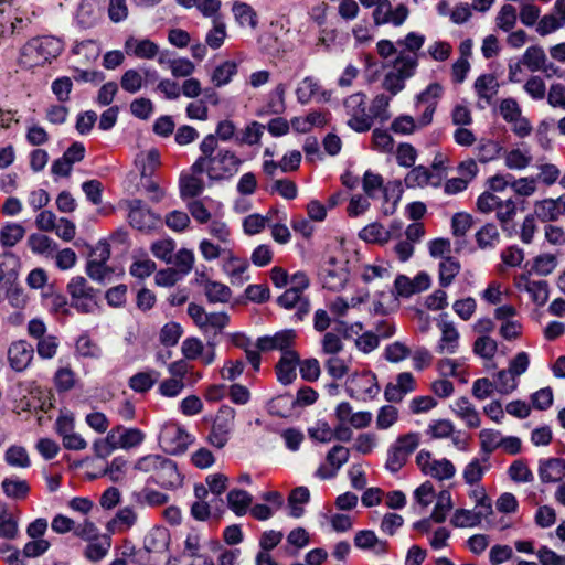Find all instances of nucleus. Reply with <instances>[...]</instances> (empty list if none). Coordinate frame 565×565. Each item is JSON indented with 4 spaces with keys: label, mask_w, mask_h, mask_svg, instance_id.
<instances>
[{
    "label": "nucleus",
    "mask_w": 565,
    "mask_h": 565,
    "mask_svg": "<svg viewBox=\"0 0 565 565\" xmlns=\"http://www.w3.org/2000/svg\"><path fill=\"white\" fill-rule=\"evenodd\" d=\"M236 72L237 64L233 61H226L215 67L211 79L216 87H221L228 84Z\"/></svg>",
    "instance_id": "nucleus-39"
},
{
    "label": "nucleus",
    "mask_w": 565,
    "mask_h": 565,
    "mask_svg": "<svg viewBox=\"0 0 565 565\" xmlns=\"http://www.w3.org/2000/svg\"><path fill=\"white\" fill-rule=\"evenodd\" d=\"M145 439V435L137 428L124 429L117 441L118 447L129 449L140 445Z\"/></svg>",
    "instance_id": "nucleus-61"
},
{
    "label": "nucleus",
    "mask_w": 565,
    "mask_h": 565,
    "mask_svg": "<svg viewBox=\"0 0 565 565\" xmlns=\"http://www.w3.org/2000/svg\"><path fill=\"white\" fill-rule=\"evenodd\" d=\"M473 87L480 99H483L487 104H492L500 84L493 74L488 73L480 75L475 81Z\"/></svg>",
    "instance_id": "nucleus-21"
},
{
    "label": "nucleus",
    "mask_w": 565,
    "mask_h": 565,
    "mask_svg": "<svg viewBox=\"0 0 565 565\" xmlns=\"http://www.w3.org/2000/svg\"><path fill=\"white\" fill-rule=\"evenodd\" d=\"M360 237L370 243H386L390 239V232L380 223H372L360 232Z\"/></svg>",
    "instance_id": "nucleus-44"
},
{
    "label": "nucleus",
    "mask_w": 565,
    "mask_h": 565,
    "mask_svg": "<svg viewBox=\"0 0 565 565\" xmlns=\"http://www.w3.org/2000/svg\"><path fill=\"white\" fill-rule=\"evenodd\" d=\"M295 337V331L284 330L271 337L259 338L256 347L259 351L280 350L284 353L290 351L289 348L292 345Z\"/></svg>",
    "instance_id": "nucleus-15"
},
{
    "label": "nucleus",
    "mask_w": 565,
    "mask_h": 565,
    "mask_svg": "<svg viewBox=\"0 0 565 565\" xmlns=\"http://www.w3.org/2000/svg\"><path fill=\"white\" fill-rule=\"evenodd\" d=\"M175 242L172 238H161L151 244L150 250L154 257L163 260L166 264L172 263Z\"/></svg>",
    "instance_id": "nucleus-43"
},
{
    "label": "nucleus",
    "mask_w": 565,
    "mask_h": 565,
    "mask_svg": "<svg viewBox=\"0 0 565 565\" xmlns=\"http://www.w3.org/2000/svg\"><path fill=\"white\" fill-rule=\"evenodd\" d=\"M482 521V514L472 510L458 509L455 511L450 523L455 527H472Z\"/></svg>",
    "instance_id": "nucleus-37"
},
{
    "label": "nucleus",
    "mask_w": 565,
    "mask_h": 565,
    "mask_svg": "<svg viewBox=\"0 0 565 565\" xmlns=\"http://www.w3.org/2000/svg\"><path fill=\"white\" fill-rule=\"evenodd\" d=\"M227 503L237 515H243L252 503V497L244 490L234 489L227 494Z\"/></svg>",
    "instance_id": "nucleus-42"
},
{
    "label": "nucleus",
    "mask_w": 565,
    "mask_h": 565,
    "mask_svg": "<svg viewBox=\"0 0 565 565\" xmlns=\"http://www.w3.org/2000/svg\"><path fill=\"white\" fill-rule=\"evenodd\" d=\"M534 214L545 222L556 220L561 214L558 199H546L537 201L534 205Z\"/></svg>",
    "instance_id": "nucleus-35"
},
{
    "label": "nucleus",
    "mask_w": 565,
    "mask_h": 565,
    "mask_svg": "<svg viewBox=\"0 0 565 565\" xmlns=\"http://www.w3.org/2000/svg\"><path fill=\"white\" fill-rule=\"evenodd\" d=\"M499 231L492 223L482 226L476 234V239L481 248L492 246L499 239Z\"/></svg>",
    "instance_id": "nucleus-59"
},
{
    "label": "nucleus",
    "mask_w": 565,
    "mask_h": 565,
    "mask_svg": "<svg viewBox=\"0 0 565 565\" xmlns=\"http://www.w3.org/2000/svg\"><path fill=\"white\" fill-rule=\"evenodd\" d=\"M120 427H117V429H113L109 431L104 439L96 440L93 445L94 452L96 457L98 458H106L108 457L115 449L118 448L117 441H116V431H119Z\"/></svg>",
    "instance_id": "nucleus-47"
},
{
    "label": "nucleus",
    "mask_w": 565,
    "mask_h": 565,
    "mask_svg": "<svg viewBox=\"0 0 565 565\" xmlns=\"http://www.w3.org/2000/svg\"><path fill=\"white\" fill-rule=\"evenodd\" d=\"M110 548V540L107 536H99L88 542L85 548V556L92 562H98L106 556Z\"/></svg>",
    "instance_id": "nucleus-36"
},
{
    "label": "nucleus",
    "mask_w": 565,
    "mask_h": 565,
    "mask_svg": "<svg viewBox=\"0 0 565 565\" xmlns=\"http://www.w3.org/2000/svg\"><path fill=\"white\" fill-rule=\"evenodd\" d=\"M186 175L181 179V195L183 198H195L200 195L204 189L203 181L196 175Z\"/></svg>",
    "instance_id": "nucleus-54"
},
{
    "label": "nucleus",
    "mask_w": 565,
    "mask_h": 565,
    "mask_svg": "<svg viewBox=\"0 0 565 565\" xmlns=\"http://www.w3.org/2000/svg\"><path fill=\"white\" fill-rule=\"evenodd\" d=\"M344 114L347 125L356 132H366L372 128V120L366 110V97L361 93L350 95L345 98Z\"/></svg>",
    "instance_id": "nucleus-4"
},
{
    "label": "nucleus",
    "mask_w": 565,
    "mask_h": 565,
    "mask_svg": "<svg viewBox=\"0 0 565 565\" xmlns=\"http://www.w3.org/2000/svg\"><path fill=\"white\" fill-rule=\"evenodd\" d=\"M137 521V514L131 508L120 509L115 518L108 523V527L118 526V531L130 529Z\"/></svg>",
    "instance_id": "nucleus-51"
},
{
    "label": "nucleus",
    "mask_w": 565,
    "mask_h": 565,
    "mask_svg": "<svg viewBox=\"0 0 565 565\" xmlns=\"http://www.w3.org/2000/svg\"><path fill=\"white\" fill-rule=\"evenodd\" d=\"M170 544L169 531L164 527H153L145 537V548L149 553L162 554Z\"/></svg>",
    "instance_id": "nucleus-20"
},
{
    "label": "nucleus",
    "mask_w": 565,
    "mask_h": 565,
    "mask_svg": "<svg viewBox=\"0 0 565 565\" xmlns=\"http://www.w3.org/2000/svg\"><path fill=\"white\" fill-rule=\"evenodd\" d=\"M518 22L516 8L510 3L503 4L497 13L495 25L503 32H510Z\"/></svg>",
    "instance_id": "nucleus-31"
},
{
    "label": "nucleus",
    "mask_w": 565,
    "mask_h": 565,
    "mask_svg": "<svg viewBox=\"0 0 565 565\" xmlns=\"http://www.w3.org/2000/svg\"><path fill=\"white\" fill-rule=\"evenodd\" d=\"M441 338L438 344V352L441 354H452L459 344V333L451 322H443L440 326Z\"/></svg>",
    "instance_id": "nucleus-22"
},
{
    "label": "nucleus",
    "mask_w": 565,
    "mask_h": 565,
    "mask_svg": "<svg viewBox=\"0 0 565 565\" xmlns=\"http://www.w3.org/2000/svg\"><path fill=\"white\" fill-rule=\"evenodd\" d=\"M171 74L174 77H188L195 71V65L189 58H174L168 62Z\"/></svg>",
    "instance_id": "nucleus-64"
},
{
    "label": "nucleus",
    "mask_w": 565,
    "mask_h": 565,
    "mask_svg": "<svg viewBox=\"0 0 565 565\" xmlns=\"http://www.w3.org/2000/svg\"><path fill=\"white\" fill-rule=\"evenodd\" d=\"M125 51L129 55L151 60L158 54L159 47L148 39L138 40L134 36H129L125 42Z\"/></svg>",
    "instance_id": "nucleus-19"
},
{
    "label": "nucleus",
    "mask_w": 565,
    "mask_h": 565,
    "mask_svg": "<svg viewBox=\"0 0 565 565\" xmlns=\"http://www.w3.org/2000/svg\"><path fill=\"white\" fill-rule=\"evenodd\" d=\"M310 499V491L307 487L295 488L288 497V505L290 514L294 518H300L303 514L302 504H306Z\"/></svg>",
    "instance_id": "nucleus-34"
},
{
    "label": "nucleus",
    "mask_w": 565,
    "mask_h": 565,
    "mask_svg": "<svg viewBox=\"0 0 565 565\" xmlns=\"http://www.w3.org/2000/svg\"><path fill=\"white\" fill-rule=\"evenodd\" d=\"M143 82L141 73L131 68L122 74L120 78V86L124 90L130 94H136L142 88Z\"/></svg>",
    "instance_id": "nucleus-52"
},
{
    "label": "nucleus",
    "mask_w": 565,
    "mask_h": 565,
    "mask_svg": "<svg viewBox=\"0 0 565 565\" xmlns=\"http://www.w3.org/2000/svg\"><path fill=\"white\" fill-rule=\"evenodd\" d=\"M417 67L416 55L401 54L394 62L392 72L403 76L405 79L413 76L415 68Z\"/></svg>",
    "instance_id": "nucleus-45"
},
{
    "label": "nucleus",
    "mask_w": 565,
    "mask_h": 565,
    "mask_svg": "<svg viewBox=\"0 0 565 565\" xmlns=\"http://www.w3.org/2000/svg\"><path fill=\"white\" fill-rule=\"evenodd\" d=\"M25 235V228L18 223H8L0 230V244L3 247L15 246Z\"/></svg>",
    "instance_id": "nucleus-33"
},
{
    "label": "nucleus",
    "mask_w": 565,
    "mask_h": 565,
    "mask_svg": "<svg viewBox=\"0 0 565 565\" xmlns=\"http://www.w3.org/2000/svg\"><path fill=\"white\" fill-rule=\"evenodd\" d=\"M452 409L469 427L476 428L480 426L479 414L467 397L458 398L454 403Z\"/></svg>",
    "instance_id": "nucleus-24"
},
{
    "label": "nucleus",
    "mask_w": 565,
    "mask_h": 565,
    "mask_svg": "<svg viewBox=\"0 0 565 565\" xmlns=\"http://www.w3.org/2000/svg\"><path fill=\"white\" fill-rule=\"evenodd\" d=\"M391 98L384 94H380L375 96L372 100V104L369 108V117L372 120V125L374 120H380L381 122H385L390 119L391 115L388 113V105Z\"/></svg>",
    "instance_id": "nucleus-32"
},
{
    "label": "nucleus",
    "mask_w": 565,
    "mask_h": 565,
    "mask_svg": "<svg viewBox=\"0 0 565 565\" xmlns=\"http://www.w3.org/2000/svg\"><path fill=\"white\" fill-rule=\"evenodd\" d=\"M61 51L60 42L51 36L35 38L22 49L21 63L25 67L43 65L56 57Z\"/></svg>",
    "instance_id": "nucleus-2"
},
{
    "label": "nucleus",
    "mask_w": 565,
    "mask_h": 565,
    "mask_svg": "<svg viewBox=\"0 0 565 565\" xmlns=\"http://www.w3.org/2000/svg\"><path fill=\"white\" fill-rule=\"evenodd\" d=\"M175 266V270L179 275H185L191 271L194 264V255L186 248L180 249L175 256H172V263Z\"/></svg>",
    "instance_id": "nucleus-58"
},
{
    "label": "nucleus",
    "mask_w": 565,
    "mask_h": 565,
    "mask_svg": "<svg viewBox=\"0 0 565 565\" xmlns=\"http://www.w3.org/2000/svg\"><path fill=\"white\" fill-rule=\"evenodd\" d=\"M299 364V355L295 351H285L276 365L277 379L287 385L296 379V366Z\"/></svg>",
    "instance_id": "nucleus-18"
},
{
    "label": "nucleus",
    "mask_w": 565,
    "mask_h": 565,
    "mask_svg": "<svg viewBox=\"0 0 565 565\" xmlns=\"http://www.w3.org/2000/svg\"><path fill=\"white\" fill-rule=\"evenodd\" d=\"M205 295L211 302H227L231 299V289L224 284L212 281L209 279L200 280Z\"/></svg>",
    "instance_id": "nucleus-28"
},
{
    "label": "nucleus",
    "mask_w": 565,
    "mask_h": 565,
    "mask_svg": "<svg viewBox=\"0 0 565 565\" xmlns=\"http://www.w3.org/2000/svg\"><path fill=\"white\" fill-rule=\"evenodd\" d=\"M398 420V409L392 405L380 408L376 416V427L381 430L388 429Z\"/></svg>",
    "instance_id": "nucleus-56"
},
{
    "label": "nucleus",
    "mask_w": 565,
    "mask_h": 565,
    "mask_svg": "<svg viewBox=\"0 0 565 565\" xmlns=\"http://www.w3.org/2000/svg\"><path fill=\"white\" fill-rule=\"evenodd\" d=\"M451 509L452 501L450 492L447 490H443L439 492L437 497V502L435 504L430 519L436 523H443Z\"/></svg>",
    "instance_id": "nucleus-40"
},
{
    "label": "nucleus",
    "mask_w": 565,
    "mask_h": 565,
    "mask_svg": "<svg viewBox=\"0 0 565 565\" xmlns=\"http://www.w3.org/2000/svg\"><path fill=\"white\" fill-rule=\"evenodd\" d=\"M6 461L13 467L26 468L30 466V459L26 450L20 446H11L6 451Z\"/></svg>",
    "instance_id": "nucleus-60"
},
{
    "label": "nucleus",
    "mask_w": 565,
    "mask_h": 565,
    "mask_svg": "<svg viewBox=\"0 0 565 565\" xmlns=\"http://www.w3.org/2000/svg\"><path fill=\"white\" fill-rule=\"evenodd\" d=\"M182 353L188 360H195L199 356H202V361L204 364H211L215 359V349L214 344L209 342L207 350L203 353L204 344L198 338H188L182 342L181 347Z\"/></svg>",
    "instance_id": "nucleus-14"
},
{
    "label": "nucleus",
    "mask_w": 565,
    "mask_h": 565,
    "mask_svg": "<svg viewBox=\"0 0 565 565\" xmlns=\"http://www.w3.org/2000/svg\"><path fill=\"white\" fill-rule=\"evenodd\" d=\"M154 482L162 488L179 487L181 484V476L178 471L177 465L167 458L159 471V475L154 477Z\"/></svg>",
    "instance_id": "nucleus-26"
},
{
    "label": "nucleus",
    "mask_w": 565,
    "mask_h": 565,
    "mask_svg": "<svg viewBox=\"0 0 565 565\" xmlns=\"http://www.w3.org/2000/svg\"><path fill=\"white\" fill-rule=\"evenodd\" d=\"M28 245L35 254L49 255L55 249L53 241L43 234H31L28 237Z\"/></svg>",
    "instance_id": "nucleus-49"
},
{
    "label": "nucleus",
    "mask_w": 565,
    "mask_h": 565,
    "mask_svg": "<svg viewBox=\"0 0 565 565\" xmlns=\"http://www.w3.org/2000/svg\"><path fill=\"white\" fill-rule=\"evenodd\" d=\"M354 545L361 550H374L377 554L387 551V543L381 541L373 531H359L354 536Z\"/></svg>",
    "instance_id": "nucleus-23"
},
{
    "label": "nucleus",
    "mask_w": 565,
    "mask_h": 565,
    "mask_svg": "<svg viewBox=\"0 0 565 565\" xmlns=\"http://www.w3.org/2000/svg\"><path fill=\"white\" fill-rule=\"evenodd\" d=\"M539 477L543 483H555L565 477V460L550 458L542 460L537 468Z\"/></svg>",
    "instance_id": "nucleus-17"
},
{
    "label": "nucleus",
    "mask_w": 565,
    "mask_h": 565,
    "mask_svg": "<svg viewBox=\"0 0 565 565\" xmlns=\"http://www.w3.org/2000/svg\"><path fill=\"white\" fill-rule=\"evenodd\" d=\"M232 11L241 26L249 30L257 26V13L248 3L236 1L233 3Z\"/></svg>",
    "instance_id": "nucleus-27"
},
{
    "label": "nucleus",
    "mask_w": 565,
    "mask_h": 565,
    "mask_svg": "<svg viewBox=\"0 0 565 565\" xmlns=\"http://www.w3.org/2000/svg\"><path fill=\"white\" fill-rule=\"evenodd\" d=\"M335 417L342 424H349L355 429H364L372 422L370 412H353L352 406L348 402L340 403L335 408Z\"/></svg>",
    "instance_id": "nucleus-12"
},
{
    "label": "nucleus",
    "mask_w": 565,
    "mask_h": 565,
    "mask_svg": "<svg viewBox=\"0 0 565 565\" xmlns=\"http://www.w3.org/2000/svg\"><path fill=\"white\" fill-rule=\"evenodd\" d=\"M416 463L425 476L437 481L450 480L456 475V467L449 459L435 458L426 450L417 454Z\"/></svg>",
    "instance_id": "nucleus-5"
},
{
    "label": "nucleus",
    "mask_w": 565,
    "mask_h": 565,
    "mask_svg": "<svg viewBox=\"0 0 565 565\" xmlns=\"http://www.w3.org/2000/svg\"><path fill=\"white\" fill-rule=\"evenodd\" d=\"M2 489L7 497L15 500L25 498L30 490L24 480L9 478L2 481Z\"/></svg>",
    "instance_id": "nucleus-50"
},
{
    "label": "nucleus",
    "mask_w": 565,
    "mask_h": 565,
    "mask_svg": "<svg viewBox=\"0 0 565 565\" xmlns=\"http://www.w3.org/2000/svg\"><path fill=\"white\" fill-rule=\"evenodd\" d=\"M460 271V264L452 257H445L439 265V282L443 287L449 286Z\"/></svg>",
    "instance_id": "nucleus-41"
},
{
    "label": "nucleus",
    "mask_w": 565,
    "mask_h": 565,
    "mask_svg": "<svg viewBox=\"0 0 565 565\" xmlns=\"http://www.w3.org/2000/svg\"><path fill=\"white\" fill-rule=\"evenodd\" d=\"M167 458L160 455H148L140 458L136 462L135 469L145 473H150L152 479L154 480V477L159 475V471L161 470V467L163 466Z\"/></svg>",
    "instance_id": "nucleus-38"
},
{
    "label": "nucleus",
    "mask_w": 565,
    "mask_h": 565,
    "mask_svg": "<svg viewBox=\"0 0 565 565\" xmlns=\"http://www.w3.org/2000/svg\"><path fill=\"white\" fill-rule=\"evenodd\" d=\"M498 344L495 340L488 335L478 338L473 344V351L483 359H492L497 352Z\"/></svg>",
    "instance_id": "nucleus-62"
},
{
    "label": "nucleus",
    "mask_w": 565,
    "mask_h": 565,
    "mask_svg": "<svg viewBox=\"0 0 565 565\" xmlns=\"http://www.w3.org/2000/svg\"><path fill=\"white\" fill-rule=\"evenodd\" d=\"M529 274H522L515 278V287L525 291L537 306H544L548 300V284L544 280H533Z\"/></svg>",
    "instance_id": "nucleus-10"
},
{
    "label": "nucleus",
    "mask_w": 565,
    "mask_h": 565,
    "mask_svg": "<svg viewBox=\"0 0 565 565\" xmlns=\"http://www.w3.org/2000/svg\"><path fill=\"white\" fill-rule=\"evenodd\" d=\"M524 26H535L541 19V9L532 2H523L520 6L519 15Z\"/></svg>",
    "instance_id": "nucleus-53"
},
{
    "label": "nucleus",
    "mask_w": 565,
    "mask_h": 565,
    "mask_svg": "<svg viewBox=\"0 0 565 565\" xmlns=\"http://www.w3.org/2000/svg\"><path fill=\"white\" fill-rule=\"evenodd\" d=\"M234 419L235 411L233 408L222 407L220 409L209 436L212 446L221 449L227 444Z\"/></svg>",
    "instance_id": "nucleus-6"
},
{
    "label": "nucleus",
    "mask_w": 565,
    "mask_h": 565,
    "mask_svg": "<svg viewBox=\"0 0 565 565\" xmlns=\"http://www.w3.org/2000/svg\"><path fill=\"white\" fill-rule=\"evenodd\" d=\"M129 210V223L140 232L151 231L159 222V217L147 209L140 200L130 201Z\"/></svg>",
    "instance_id": "nucleus-9"
},
{
    "label": "nucleus",
    "mask_w": 565,
    "mask_h": 565,
    "mask_svg": "<svg viewBox=\"0 0 565 565\" xmlns=\"http://www.w3.org/2000/svg\"><path fill=\"white\" fill-rule=\"evenodd\" d=\"M516 376L508 370L499 371L495 375L494 386L501 394H509L516 388Z\"/></svg>",
    "instance_id": "nucleus-57"
},
{
    "label": "nucleus",
    "mask_w": 565,
    "mask_h": 565,
    "mask_svg": "<svg viewBox=\"0 0 565 565\" xmlns=\"http://www.w3.org/2000/svg\"><path fill=\"white\" fill-rule=\"evenodd\" d=\"M33 358V348L25 341L11 344L8 350V359L13 370L21 372L26 369Z\"/></svg>",
    "instance_id": "nucleus-16"
},
{
    "label": "nucleus",
    "mask_w": 565,
    "mask_h": 565,
    "mask_svg": "<svg viewBox=\"0 0 565 565\" xmlns=\"http://www.w3.org/2000/svg\"><path fill=\"white\" fill-rule=\"evenodd\" d=\"M227 36L226 25L222 20H215L213 28L205 35V43L213 50L220 49Z\"/></svg>",
    "instance_id": "nucleus-46"
},
{
    "label": "nucleus",
    "mask_w": 565,
    "mask_h": 565,
    "mask_svg": "<svg viewBox=\"0 0 565 565\" xmlns=\"http://www.w3.org/2000/svg\"><path fill=\"white\" fill-rule=\"evenodd\" d=\"M157 381V376H153L150 372H140L135 374L129 380V386L139 393L147 392L150 390Z\"/></svg>",
    "instance_id": "nucleus-63"
},
{
    "label": "nucleus",
    "mask_w": 565,
    "mask_h": 565,
    "mask_svg": "<svg viewBox=\"0 0 565 565\" xmlns=\"http://www.w3.org/2000/svg\"><path fill=\"white\" fill-rule=\"evenodd\" d=\"M321 279L324 288L339 291L345 286L349 273L343 265L338 264L337 259L331 257L322 268Z\"/></svg>",
    "instance_id": "nucleus-11"
},
{
    "label": "nucleus",
    "mask_w": 565,
    "mask_h": 565,
    "mask_svg": "<svg viewBox=\"0 0 565 565\" xmlns=\"http://www.w3.org/2000/svg\"><path fill=\"white\" fill-rule=\"evenodd\" d=\"M405 183L408 188H423L428 184L437 185L439 183V178L434 181L433 173L423 166H418L407 173Z\"/></svg>",
    "instance_id": "nucleus-30"
},
{
    "label": "nucleus",
    "mask_w": 565,
    "mask_h": 565,
    "mask_svg": "<svg viewBox=\"0 0 565 565\" xmlns=\"http://www.w3.org/2000/svg\"><path fill=\"white\" fill-rule=\"evenodd\" d=\"M350 449L342 445H334L326 455V462L316 471L320 479L334 478L338 471L349 461Z\"/></svg>",
    "instance_id": "nucleus-7"
},
{
    "label": "nucleus",
    "mask_w": 565,
    "mask_h": 565,
    "mask_svg": "<svg viewBox=\"0 0 565 565\" xmlns=\"http://www.w3.org/2000/svg\"><path fill=\"white\" fill-rule=\"evenodd\" d=\"M557 266V257L551 253H543L535 256L532 260L529 275L536 274L539 276H548Z\"/></svg>",
    "instance_id": "nucleus-29"
},
{
    "label": "nucleus",
    "mask_w": 565,
    "mask_h": 565,
    "mask_svg": "<svg viewBox=\"0 0 565 565\" xmlns=\"http://www.w3.org/2000/svg\"><path fill=\"white\" fill-rule=\"evenodd\" d=\"M160 440L171 454H181L186 449L190 437L181 427L170 425L162 430Z\"/></svg>",
    "instance_id": "nucleus-13"
},
{
    "label": "nucleus",
    "mask_w": 565,
    "mask_h": 565,
    "mask_svg": "<svg viewBox=\"0 0 565 565\" xmlns=\"http://www.w3.org/2000/svg\"><path fill=\"white\" fill-rule=\"evenodd\" d=\"M504 159L508 168L516 170L526 168L532 161L531 154L521 149L508 151Z\"/></svg>",
    "instance_id": "nucleus-55"
},
{
    "label": "nucleus",
    "mask_w": 565,
    "mask_h": 565,
    "mask_svg": "<svg viewBox=\"0 0 565 565\" xmlns=\"http://www.w3.org/2000/svg\"><path fill=\"white\" fill-rule=\"evenodd\" d=\"M546 61L544 50L539 45H532L525 50L520 63L531 72H537L544 70Z\"/></svg>",
    "instance_id": "nucleus-25"
},
{
    "label": "nucleus",
    "mask_w": 565,
    "mask_h": 565,
    "mask_svg": "<svg viewBox=\"0 0 565 565\" xmlns=\"http://www.w3.org/2000/svg\"><path fill=\"white\" fill-rule=\"evenodd\" d=\"M242 160L230 150H220L212 158H198L192 164V173H206L210 180L220 181L238 171Z\"/></svg>",
    "instance_id": "nucleus-1"
},
{
    "label": "nucleus",
    "mask_w": 565,
    "mask_h": 565,
    "mask_svg": "<svg viewBox=\"0 0 565 565\" xmlns=\"http://www.w3.org/2000/svg\"><path fill=\"white\" fill-rule=\"evenodd\" d=\"M67 292L71 297V306L82 313H90L97 307L99 290L82 276H75L70 280Z\"/></svg>",
    "instance_id": "nucleus-3"
},
{
    "label": "nucleus",
    "mask_w": 565,
    "mask_h": 565,
    "mask_svg": "<svg viewBox=\"0 0 565 565\" xmlns=\"http://www.w3.org/2000/svg\"><path fill=\"white\" fill-rule=\"evenodd\" d=\"M564 26L565 24L563 21H561L553 12H551L541 17L536 24L535 31L540 36H546L561 30Z\"/></svg>",
    "instance_id": "nucleus-48"
},
{
    "label": "nucleus",
    "mask_w": 565,
    "mask_h": 565,
    "mask_svg": "<svg viewBox=\"0 0 565 565\" xmlns=\"http://www.w3.org/2000/svg\"><path fill=\"white\" fill-rule=\"evenodd\" d=\"M408 17V9L404 4L392 7L390 0H382L373 12V21L376 25L392 23L396 26L404 23Z\"/></svg>",
    "instance_id": "nucleus-8"
}]
</instances>
